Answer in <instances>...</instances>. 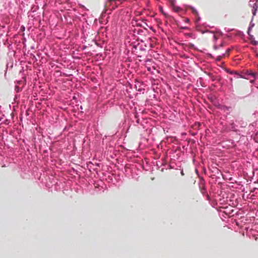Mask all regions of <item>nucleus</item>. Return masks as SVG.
<instances>
[{"label":"nucleus","instance_id":"1","mask_svg":"<svg viewBox=\"0 0 258 258\" xmlns=\"http://www.w3.org/2000/svg\"><path fill=\"white\" fill-rule=\"evenodd\" d=\"M130 46H132V53L136 57H141L142 53L145 51L144 49H142V45L138 42H134L130 43Z\"/></svg>","mask_w":258,"mask_h":258},{"label":"nucleus","instance_id":"2","mask_svg":"<svg viewBox=\"0 0 258 258\" xmlns=\"http://www.w3.org/2000/svg\"><path fill=\"white\" fill-rule=\"evenodd\" d=\"M142 32V30L139 28L138 26L136 27L134 24V22H132V26L130 27V36L134 37V39L138 40L139 39V37L137 35L140 34V33Z\"/></svg>","mask_w":258,"mask_h":258},{"label":"nucleus","instance_id":"3","mask_svg":"<svg viewBox=\"0 0 258 258\" xmlns=\"http://www.w3.org/2000/svg\"><path fill=\"white\" fill-rule=\"evenodd\" d=\"M124 1L125 0H108L107 4H109V5L111 6L112 8L114 9Z\"/></svg>","mask_w":258,"mask_h":258},{"label":"nucleus","instance_id":"4","mask_svg":"<svg viewBox=\"0 0 258 258\" xmlns=\"http://www.w3.org/2000/svg\"><path fill=\"white\" fill-rule=\"evenodd\" d=\"M226 72L230 74H231V75H233V74H235L238 77H240V78H243V77L240 75L238 73H237V72H234L233 71H231V70H230L229 69H226L225 70Z\"/></svg>","mask_w":258,"mask_h":258},{"label":"nucleus","instance_id":"5","mask_svg":"<svg viewBox=\"0 0 258 258\" xmlns=\"http://www.w3.org/2000/svg\"><path fill=\"white\" fill-rule=\"evenodd\" d=\"M173 9L174 12H177V13L180 12L181 10V9L180 7H177V6H173Z\"/></svg>","mask_w":258,"mask_h":258},{"label":"nucleus","instance_id":"6","mask_svg":"<svg viewBox=\"0 0 258 258\" xmlns=\"http://www.w3.org/2000/svg\"><path fill=\"white\" fill-rule=\"evenodd\" d=\"M230 51H231V49H229V48L227 49L226 50V51L225 53H224L223 54V56H229Z\"/></svg>","mask_w":258,"mask_h":258},{"label":"nucleus","instance_id":"7","mask_svg":"<svg viewBox=\"0 0 258 258\" xmlns=\"http://www.w3.org/2000/svg\"><path fill=\"white\" fill-rule=\"evenodd\" d=\"M190 9L191 10L192 13L196 15H198V11L196 9L193 7H190Z\"/></svg>","mask_w":258,"mask_h":258},{"label":"nucleus","instance_id":"8","mask_svg":"<svg viewBox=\"0 0 258 258\" xmlns=\"http://www.w3.org/2000/svg\"><path fill=\"white\" fill-rule=\"evenodd\" d=\"M223 57H224L223 55L222 56H218L217 58V60L218 61H220Z\"/></svg>","mask_w":258,"mask_h":258},{"label":"nucleus","instance_id":"9","mask_svg":"<svg viewBox=\"0 0 258 258\" xmlns=\"http://www.w3.org/2000/svg\"><path fill=\"white\" fill-rule=\"evenodd\" d=\"M214 39L215 40H216L218 39V37L217 36V35L216 34H214Z\"/></svg>","mask_w":258,"mask_h":258},{"label":"nucleus","instance_id":"10","mask_svg":"<svg viewBox=\"0 0 258 258\" xmlns=\"http://www.w3.org/2000/svg\"><path fill=\"white\" fill-rule=\"evenodd\" d=\"M185 21L186 23H188L189 22V20L188 19H186Z\"/></svg>","mask_w":258,"mask_h":258},{"label":"nucleus","instance_id":"11","mask_svg":"<svg viewBox=\"0 0 258 258\" xmlns=\"http://www.w3.org/2000/svg\"><path fill=\"white\" fill-rule=\"evenodd\" d=\"M214 49H215V50H217V49H218V46H215L214 47Z\"/></svg>","mask_w":258,"mask_h":258},{"label":"nucleus","instance_id":"12","mask_svg":"<svg viewBox=\"0 0 258 258\" xmlns=\"http://www.w3.org/2000/svg\"><path fill=\"white\" fill-rule=\"evenodd\" d=\"M181 29H187V27H181Z\"/></svg>","mask_w":258,"mask_h":258},{"label":"nucleus","instance_id":"13","mask_svg":"<svg viewBox=\"0 0 258 258\" xmlns=\"http://www.w3.org/2000/svg\"><path fill=\"white\" fill-rule=\"evenodd\" d=\"M230 80L231 82H232L233 79L232 78H230Z\"/></svg>","mask_w":258,"mask_h":258},{"label":"nucleus","instance_id":"14","mask_svg":"<svg viewBox=\"0 0 258 258\" xmlns=\"http://www.w3.org/2000/svg\"><path fill=\"white\" fill-rule=\"evenodd\" d=\"M221 46H223V43H221V45H220Z\"/></svg>","mask_w":258,"mask_h":258},{"label":"nucleus","instance_id":"15","mask_svg":"<svg viewBox=\"0 0 258 258\" xmlns=\"http://www.w3.org/2000/svg\"><path fill=\"white\" fill-rule=\"evenodd\" d=\"M250 75H252V76H253L254 74L253 73H252Z\"/></svg>","mask_w":258,"mask_h":258},{"label":"nucleus","instance_id":"16","mask_svg":"<svg viewBox=\"0 0 258 258\" xmlns=\"http://www.w3.org/2000/svg\"><path fill=\"white\" fill-rule=\"evenodd\" d=\"M16 89L18 90V88L17 87H16Z\"/></svg>","mask_w":258,"mask_h":258},{"label":"nucleus","instance_id":"17","mask_svg":"<svg viewBox=\"0 0 258 258\" xmlns=\"http://www.w3.org/2000/svg\"><path fill=\"white\" fill-rule=\"evenodd\" d=\"M16 89L18 90V88L17 87H16Z\"/></svg>","mask_w":258,"mask_h":258}]
</instances>
